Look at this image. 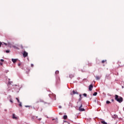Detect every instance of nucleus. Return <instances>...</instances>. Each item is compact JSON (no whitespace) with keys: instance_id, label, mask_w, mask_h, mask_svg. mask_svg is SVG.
<instances>
[{"instance_id":"1","label":"nucleus","mask_w":124,"mask_h":124,"mask_svg":"<svg viewBox=\"0 0 124 124\" xmlns=\"http://www.w3.org/2000/svg\"><path fill=\"white\" fill-rule=\"evenodd\" d=\"M115 100H116V101H117L119 103H122V102L124 101V99L123 98V97L121 96H119V95H115Z\"/></svg>"},{"instance_id":"2","label":"nucleus","mask_w":124,"mask_h":124,"mask_svg":"<svg viewBox=\"0 0 124 124\" xmlns=\"http://www.w3.org/2000/svg\"><path fill=\"white\" fill-rule=\"evenodd\" d=\"M78 106H79L78 110L79 111H80V112H83L85 111V108H82L83 107V103L81 102H78Z\"/></svg>"},{"instance_id":"3","label":"nucleus","mask_w":124,"mask_h":124,"mask_svg":"<svg viewBox=\"0 0 124 124\" xmlns=\"http://www.w3.org/2000/svg\"><path fill=\"white\" fill-rule=\"evenodd\" d=\"M61 83V78H60L59 77H57L56 78V85H59Z\"/></svg>"},{"instance_id":"4","label":"nucleus","mask_w":124,"mask_h":124,"mask_svg":"<svg viewBox=\"0 0 124 124\" xmlns=\"http://www.w3.org/2000/svg\"><path fill=\"white\" fill-rule=\"evenodd\" d=\"M28 52H27L26 51H24L23 54V57L26 58V57H28Z\"/></svg>"},{"instance_id":"5","label":"nucleus","mask_w":124,"mask_h":124,"mask_svg":"<svg viewBox=\"0 0 124 124\" xmlns=\"http://www.w3.org/2000/svg\"><path fill=\"white\" fill-rule=\"evenodd\" d=\"M93 84H91L89 86V90L90 91H92L93 90Z\"/></svg>"},{"instance_id":"6","label":"nucleus","mask_w":124,"mask_h":124,"mask_svg":"<svg viewBox=\"0 0 124 124\" xmlns=\"http://www.w3.org/2000/svg\"><path fill=\"white\" fill-rule=\"evenodd\" d=\"M72 93H71V94H78V92H77V91H75L74 90L73 91Z\"/></svg>"},{"instance_id":"7","label":"nucleus","mask_w":124,"mask_h":124,"mask_svg":"<svg viewBox=\"0 0 124 124\" xmlns=\"http://www.w3.org/2000/svg\"><path fill=\"white\" fill-rule=\"evenodd\" d=\"M13 119H14V120H17L18 119L17 117L15 116V114H13Z\"/></svg>"},{"instance_id":"8","label":"nucleus","mask_w":124,"mask_h":124,"mask_svg":"<svg viewBox=\"0 0 124 124\" xmlns=\"http://www.w3.org/2000/svg\"><path fill=\"white\" fill-rule=\"evenodd\" d=\"M12 62H13L14 63H15V62H17V59H12Z\"/></svg>"},{"instance_id":"9","label":"nucleus","mask_w":124,"mask_h":124,"mask_svg":"<svg viewBox=\"0 0 124 124\" xmlns=\"http://www.w3.org/2000/svg\"><path fill=\"white\" fill-rule=\"evenodd\" d=\"M12 47H13V48H15V49H19V48H18V46H13Z\"/></svg>"},{"instance_id":"10","label":"nucleus","mask_w":124,"mask_h":124,"mask_svg":"<svg viewBox=\"0 0 124 124\" xmlns=\"http://www.w3.org/2000/svg\"><path fill=\"white\" fill-rule=\"evenodd\" d=\"M37 118H38V117H37V116L35 117V116H32L31 119L32 120H35V119H37Z\"/></svg>"},{"instance_id":"11","label":"nucleus","mask_w":124,"mask_h":124,"mask_svg":"<svg viewBox=\"0 0 124 124\" xmlns=\"http://www.w3.org/2000/svg\"><path fill=\"white\" fill-rule=\"evenodd\" d=\"M52 121H55L56 124H58V118L53 119H52Z\"/></svg>"},{"instance_id":"12","label":"nucleus","mask_w":124,"mask_h":124,"mask_svg":"<svg viewBox=\"0 0 124 124\" xmlns=\"http://www.w3.org/2000/svg\"><path fill=\"white\" fill-rule=\"evenodd\" d=\"M73 77H74V75L71 74V75H69V78H73Z\"/></svg>"},{"instance_id":"13","label":"nucleus","mask_w":124,"mask_h":124,"mask_svg":"<svg viewBox=\"0 0 124 124\" xmlns=\"http://www.w3.org/2000/svg\"><path fill=\"white\" fill-rule=\"evenodd\" d=\"M101 124H107V123L105 122V121H102L101 122Z\"/></svg>"},{"instance_id":"14","label":"nucleus","mask_w":124,"mask_h":124,"mask_svg":"<svg viewBox=\"0 0 124 124\" xmlns=\"http://www.w3.org/2000/svg\"><path fill=\"white\" fill-rule=\"evenodd\" d=\"M67 119V115H64L63 116V119L64 120H66Z\"/></svg>"},{"instance_id":"15","label":"nucleus","mask_w":124,"mask_h":124,"mask_svg":"<svg viewBox=\"0 0 124 124\" xmlns=\"http://www.w3.org/2000/svg\"><path fill=\"white\" fill-rule=\"evenodd\" d=\"M95 78L96 80H99V79H100V78L99 76H96Z\"/></svg>"},{"instance_id":"16","label":"nucleus","mask_w":124,"mask_h":124,"mask_svg":"<svg viewBox=\"0 0 124 124\" xmlns=\"http://www.w3.org/2000/svg\"><path fill=\"white\" fill-rule=\"evenodd\" d=\"M97 92H95L94 93H93V95L94 96H95V95H97Z\"/></svg>"},{"instance_id":"17","label":"nucleus","mask_w":124,"mask_h":124,"mask_svg":"<svg viewBox=\"0 0 124 124\" xmlns=\"http://www.w3.org/2000/svg\"><path fill=\"white\" fill-rule=\"evenodd\" d=\"M16 99L18 103H20V100L18 98H16Z\"/></svg>"},{"instance_id":"18","label":"nucleus","mask_w":124,"mask_h":124,"mask_svg":"<svg viewBox=\"0 0 124 124\" xmlns=\"http://www.w3.org/2000/svg\"><path fill=\"white\" fill-rule=\"evenodd\" d=\"M110 103H111L110 101H106V104H110Z\"/></svg>"},{"instance_id":"19","label":"nucleus","mask_w":124,"mask_h":124,"mask_svg":"<svg viewBox=\"0 0 124 124\" xmlns=\"http://www.w3.org/2000/svg\"><path fill=\"white\" fill-rule=\"evenodd\" d=\"M59 72H59V71H56L55 72V74H59Z\"/></svg>"},{"instance_id":"20","label":"nucleus","mask_w":124,"mask_h":124,"mask_svg":"<svg viewBox=\"0 0 124 124\" xmlns=\"http://www.w3.org/2000/svg\"><path fill=\"white\" fill-rule=\"evenodd\" d=\"M106 62V60H103L102 61V63H104V62Z\"/></svg>"},{"instance_id":"21","label":"nucleus","mask_w":124,"mask_h":124,"mask_svg":"<svg viewBox=\"0 0 124 124\" xmlns=\"http://www.w3.org/2000/svg\"><path fill=\"white\" fill-rule=\"evenodd\" d=\"M19 106L20 107H22V103L20 102L19 103Z\"/></svg>"},{"instance_id":"22","label":"nucleus","mask_w":124,"mask_h":124,"mask_svg":"<svg viewBox=\"0 0 124 124\" xmlns=\"http://www.w3.org/2000/svg\"><path fill=\"white\" fill-rule=\"evenodd\" d=\"M10 52V50H6V53H9Z\"/></svg>"},{"instance_id":"23","label":"nucleus","mask_w":124,"mask_h":124,"mask_svg":"<svg viewBox=\"0 0 124 124\" xmlns=\"http://www.w3.org/2000/svg\"><path fill=\"white\" fill-rule=\"evenodd\" d=\"M0 62H4V60L3 59H1Z\"/></svg>"},{"instance_id":"24","label":"nucleus","mask_w":124,"mask_h":124,"mask_svg":"<svg viewBox=\"0 0 124 124\" xmlns=\"http://www.w3.org/2000/svg\"><path fill=\"white\" fill-rule=\"evenodd\" d=\"M1 45H2V43H1V42H0V47H1Z\"/></svg>"},{"instance_id":"25","label":"nucleus","mask_w":124,"mask_h":124,"mask_svg":"<svg viewBox=\"0 0 124 124\" xmlns=\"http://www.w3.org/2000/svg\"><path fill=\"white\" fill-rule=\"evenodd\" d=\"M38 121H41V120H42V118H39L38 119Z\"/></svg>"},{"instance_id":"26","label":"nucleus","mask_w":124,"mask_h":124,"mask_svg":"<svg viewBox=\"0 0 124 124\" xmlns=\"http://www.w3.org/2000/svg\"><path fill=\"white\" fill-rule=\"evenodd\" d=\"M3 44H4V45H5L6 46H7V44H6L5 43H3Z\"/></svg>"},{"instance_id":"27","label":"nucleus","mask_w":124,"mask_h":124,"mask_svg":"<svg viewBox=\"0 0 124 124\" xmlns=\"http://www.w3.org/2000/svg\"><path fill=\"white\" fill-rule=\"evenodd\" d=\"M83 95H84V96H85V97L87 96V94L86 93H84Z\"/></svg>"},{"instance_id":"28","label":"nucleus","mask_w":124,"mask_h":124,"mask_svg":"<svg viewBox=\"0 0 124 124\" xmlns=\"http://www.w3.org/2000/svg\"><path fill=\"white\" fill-rule=\"evenodd\" d=\"M10 102H11L12 103H13V101H12V100H10Z\"/></svg>"},{"instance_id":"29","label":"nucleus","mask_w":124,"mask_h":124,"mask_svg":"<svg viewBox=\"0 0 124 124\" xmlns=\"http://www.w3.org/2000/svg\"><path fill=\"white\" fill-rule=\"evenodd\" d=\"M33 66V64H31V67H32Z\"/></svg>"},{"instance_id":"30","label":"nucleus","mask_w":124,"mask_h":124,"mask_svg":"<svg viewBox=\"0 0 124 124\" xmlns=\"http://www.w3.org/2000/svg\"><path fill=\"white\" fill-rule=\"evenodd\" d=\"M111 101H112V102H114V99H112Z\"/></svg>"},{"instance_id":"31","label":"nucleus","mask_w":124,"mask_h":124,"mask_svg":"<svg viewBox=\"0 0 124 124\" xmlns=\"http://www.w3.org/2000/svg\"><path fill=\"white\" fill-rule=\"evenodd\" d=\"M20 65H21V63H18V66H20Z\"/></svg>"},{"instance_id":"32","label":"nucleus","mask_w":124,"mask_h":124,"mask_svg":"<svg viewBox=\"0 0 124 124\" xmlns=\"http://www.w3.org/2000/svg\"><path fill=\"white\" fill-rule=\"evenodd\" d=\"M2 64H2V62H0V65H2Z\"/></svg>"},{"instance_id":"33","label":"nucleus","mask_w":124,"mask_h":124,"mask_svg":"<svg viewBox=\"0 0 124 124\" xmlns=\"http://www.w3.org/2000/svg\"><path fill=\"white\" fill-rule=\"evenodd\" d=\"M25 107L28 108V107H30V106H25Z\"/></svg>"},{"instance_id":"34","label":"nucleus","mask_w":124,"mask_h":124,"mask_svg":"<svg viewBox=\"0 0 124 124\" xmlns=\"http://www.w3.org/2000/svg\"><path fill=\"white\" fill-rule=\"evenodd\" d=\"M59 115H62V113L60 112V113H59Z\"/></svg>"},{"instance_id":"35","label":"nucleus","mask_w":124,"mask_h":124,"mask_svg":"<svg viewBox=\"0 0 124 124\" xmlns=\"http://www.w3.org/2000/svg\"><path fill=\"white\" fill-rule=\"evenodd\" d=\"M10 45H11V44H8V46H10Z\"/></svg>"},{"instance_id":"36","label":"nucleus","mask_w":124,"mask_h":124,"mask_svg":"<svg viewBox=\"0 0 124 124\" xmlns=\"http://www.w3.org/2000/svg\"><path fill=\"white\" fill-rule=\"evenodd\" d=\"M79 96H80V97H81V96H82V95L81 94H79Z\"/></svg>"},{"instance_id":"37","label":"nucleus","mask_w":124,"mask_h":124,"mask_svg":"<svg viewBox=\"0 0 124 124\" xmlns=\"http://www.w3.org/2000/svg\"><path fill=\"white\" fill-rule=\"evenodd\" d=\"M27 74H29V72H27Z\"/></svg>"},{"instance_id":"38","label":"nucleus","mask_w":124,"mask_h":124,"mask_svg":"<svg viewBox=\"0 0 124 124\" xmlns=\"http://www.w3.org/2000/svg\"><path fill=\"white\" fill-rule=\"evenodd\" d=\"M30 71H31V70H29V72H30Z\"/></svg>"},{"instance_id":"39","label":"nucleus","mask_w":124,"mask_h":124,"mask_svg":"<svg viewBox=\"0 0 124 124\" xmlns=\"http://www.w3.org/2000/svg\"><path fill=\"white\" fill-rule=\"evenodd\" d=\"M59 108H62V107H59Z\"/></svg>"},{"instance_id":"40","label":"nucleus","mask_w":124,"mask_h":124,"mask_svg":"<svg viewBox=\"0 0 124 124\" xmlns=\"http://www.w3.org/2000/svg\"><path fill=\"white\" fill-rule=\"evenodd\" d=\"M59 108H62V107H59Z\"/></svg>"}]
</instances>
